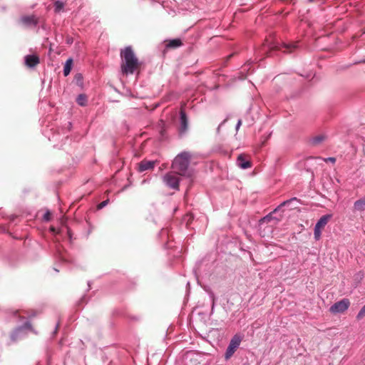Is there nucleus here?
<instances>
[{"label":"nucleus","instance_id":"nucleus-1","mask_svg":"<svg viewBox=\"0 0 365 365\" xmlns=\"http://www.w3.org/2000/svg\"><path fill=\"white\" fill-rule=\"evenodd\" d=\"M191 155L189 152L183 151L179 153L172 163V169L176 172L178 175L185 178H191L192 176V170L190 168V161Z\"/></svg>","mask_w":365,"mask_h":365},{"label":"nucleus","instance_id":"nucleus-2","mask_svg":"<svg viewBox=\"0 0 365 365\" xmlns=\"http://www.w3.org/2000/svg\"><path fill=\"white\" fill-rule=\"evenodd\" d=\"M120 54L124 61L121 66L123 73L127 75L133 74L138 67L139 62L131 46H127Z\"/></svg>","mask_w":365,"mask_h":365},{"label":"nucleus","instance_id":"nucleus-3","mask_svg":"<svg viewBox=\"0 0 365 365\" xmlns=\"http://www.w3.org/2000/svg\"><path fill=\"white\" fill-rule=\"evenodd\" d=\"M297 48V43H279L277 41H269L267 40L266 44L263 46V51L267 54L272 51H280L282 49H284V53H292Z\"/></svg>","mask_w":365,"mask_h":365},{"label":"nucleus","instance_id":"nucleus-4","mask_svg":"<svg viewBox=\"0 0 365 365\" xmlns=\"http://www.w3.org/2000/svg\"><path fill=\"white\" fill-rule=\"evenodd\" d=\"M32 331L31 324L26 320L22 325L16 327L11 334V339L16 341L26 336L29 331Z\"/></svg>","mask_w":365,"mask_h":365},{"label":"nucleus","instance_id":"nucleus-5","mask_svg":"<svg viewBox=\"0 0 365 365\" xmlns=\"http://www.w3.org/2000/svg\"><path fill=\"white\" fill-rule=\"evenodd\" d=\"M175 171H170L163 176V183L169 188L179 190L180 178Z\"/></svg>","mask_w":365,"mask_h":365},{"label":"nucleus","instance_id":"nucleus-6","mask_svg":"<svg viewBox=\"0 0 365 365\" xmlns=\"http://www.w3.org/2000/svg\"><path fill=\"white\" fill-rule=\"evenodd\" d=\"M242 340V337L240 334H237L232 336L225 353V359L226 360L230 359L233 356L240 346Z\"/></svg>","mask_w":365,"mask_h":365},{"label":"nucleus","instance_id":"nucleus-7","mask_svg":"<svg viewBox=\"0 0 365 365\" xmlns=\"http://www.w3.org/2000/svg\"><path fill=\"white\" fill-rule=\"evenodd\" d=\"M350 305V302L348 299H343L339 302H335L331 306L329 310L331 313H342L348 309Z\"/></svg>","mask_w":365,"mask_h":365},{"label":"nucleus","instance_id":"nucleus-8","mask_svg":"<svg viewBox=\"0 0 365 365\" xmlns=\"http://www.w3.org/2000/svg\"><path fill=\"white\" fill-rule=\"evenodd\" d=\"M38 18L35 15H24L20 17L19 21L26 28L35 27L38 24Z\"/></svg>","mask_w":365,"mask_h":365},{"label":"nucleus","instance_id":"nucleus-9","mask_svg":"<svg viewBox=\"0 0 365 365\" xmlns=\"http://www.w3.org/2000/svg\"><path fill=\"white\" fill-rule=\"evenodd\" d=\"M301 204V200L297 197H292L287 200L282 202L279 206H277L273 211L276 212L279 210L282 207L287 206L290 210L296 209L298 205Z\"/></svg>","mask_w":365,"mask_h":365},{"label":"nucleus","instance_id":"nucleus-10","mask_svg":"<svg viewBox=\"0 0 365 365\" xmlns=\"http://www.w3.org/2000/svg\"><path fill=\"white\" fill-rule=\"evenodd\" d=\"M180 122L179 133L182 135L186 133L188 128V119L184 110H181L180 113Z\"/></svg>","mask_w":365,"mask_h":365},{"label":"nucleus","instance_id":"nucleus-11","mask_svg":"<svg viewBox=\"0 0 365 365\" xmlns=\"http://www.w3.org/2000/svg\"><path fill=\"white\" fill-rule=\"evenodd\" d=\"M158 163L157 160H143L138 164V171L143 173L144 171L152 170L154 168L155 164Z\"/></svg>","mask_w":365,"mask_h":365},{"label":"nucleus","instance_id":"nucleus-12","mask_svg":"<svg viewBox=\"0 0 365 365\" xmlns=\"http://www.w3.org/2000/svg\"><path fill=\"white\" fill-rule=\"evenodd\" d=\"M39 62L40 59L37 55L30 54L24 57L25 65L29 68H34Z\"/></svg>","mask_w":365,"mask_h":365},{"label":"nucleus","instance_id":"nucleus-13","mask_svg":"<svg viewBox=\"0 0 365 365\" xmlns=\"http://www.w3.org/2000/svg\"><path fill=\"white\" fill-rule=\"evenodd\" d=\"M237 165L242 169H247L252 167L251 161L244 154H240L237 158Z\"/></svg>","mask_w":365,"mask_h":365},{"label":"nucleus","instance_id":"nucleus-14","mask_svg":"<svg viewBox=\"0 0 365 365\" xmlns=\"http://www.w3.org/2000/svg\"><path fill=\"white\" fill-rule=\"evenodd\" d=\"M327 138L328 135L326 133H321L311 138L309 142L312 146H317L325 141Z\"/></svg>","mask_w":365,"mask_h":365},{"label":"nucleus","instance_id":"nucleus-15","mask_svg":"<svg viewBox=\"0 0 365 365\" xmlns=\"http://www.w3.org/2000/svg\"><path fill=\"white\" fill-rule=\"evenodd\" d=\"M331 217L332 215L331 214H327L322 216L317 221L314 227L322 230L326 226V225L328 223V222Z\"/></svg>","mask_w":365,"mask_h":365},{"label":"nucleus","instance_id":"nucleus-16","mask_svg":"<svg viewBox=\"0 0 365 365\" xmlns=\"http://www.w3.org/2000/svg\"><path fill=\"white\" fill-rule=\"evenodd\" d=\"M354 209L359 212L365 211V196L354 202Z\"/></svg>","mask_w":365,"mask_h":365},{"label":"nucleus","instance_id":"nucleus-17","mask_svg":"<svg viewBox=\"0 0 365 365\" xmlns=\"http://www.w3.org/2000/svg\"><path fill=\"white\" fill-rule=\"evenodd\" d=\"M73 66V59L71 58H69L67 59V61L65 63L64 68H63V75L65 76H67L71 73V71L72 69Z\"/></svg>","mask_w":365,"mask_h":365},{"label":"nucleus","instance_id":"nucleus-18","mask_svg":"<svg viewBox=\"0 0 365 365\" xmlns=\"http://www.w3.org/2000/svg\"><path fill=\"white\" fill-rule=\"evenodd\" d=\"M77 103L81 106H85L87 103V96L85 94H79L76 98Z\"/></svg>","mask_w":365,"mask_h":365},{"label":"nucleus","instance_id":"nucleus-19","mask_svg":"<svg viewBox=\"0 0 365 365\" xmlns=\"http://www.w3.org/2000/svg\"><path fill=\"white\" fill-rule=\"evenodd\" d=\"M182 43L181 41L178 38L170 40L168 43L167 44L168 47L170 48H177L181 46Z\"/></svg>","mask_w":365,"mask_h":365},{"label":"nucleus","instance_id":"nucleus-20","mask_svg":"<svg viewBox=\"0 0 365 365\" xmlns=\"http://www.w3.org/2000/svg\"><path fill=\"white\" fill-rule=\"evenodd\" d=\"M64 7L63 2L61 1H56L54 3V11L56 13H59Z\"/></svg>","mask_w":365,"mask_h":365},{"label":"nucleus","instance_id":"nucleus-21","mask_svg":"<svg viewBox=\"0 0 365 365\" xmlns=\"http://www.w3.org/2000/svg\"><path fill=\"white\" fill-rule=\"evenodd\" d=\"M275 219L274 217H272V213H269V215H266L265 217H262L260 220H259V227H260V229L262 228V225L264 222H270L271 220Z\"/></svg>","mask_w":365,"mask_h":365},{"label":"nucleus","instance_id":"nucleus-22","mask_svg":"<svg viewBox=\"0 0 365 365\" xmlns=\"http://www.w3.org/2000/svg\"><path fill=\"white\" fill-rule=\"evenodd\" d=\"M83 76L81 73H76L74 76V81L78 86H81L83 85Z\"/></svg>","mask_w":365,"mask_h":365},{"label":"nucleus","instance_id":"nucleus-23","mask_svg":"<svg viewBox=\"0 0 365 365\" xmlns=\"http://www.w3.org/2000/svg\"><path fill=\"white\" fill-rule=\"evenodd\" d=\"M209 297H210V299L211 302H212L211 314H212L213 312H214V309H215L216 298H215V294L212 292H211V291L209 292Z\"/></svg>","mask_w":365,"mask_h":365},{"label":"nucleus","instance_id":"nucleus-24","mask_svg":"<svg viewBox=\"0 0 365 365\" xmlns=\"http://www.w3.org/2000/svg\"><path fill=\"white\" fill-rule=\"evenodd\" d=\"M322 230L314 227V237L316 240H319L321 238Z\"/></svg>","mask_w":365,"mask_h":365},{"label":"nucleus","instance_id":"nucleus-25","mask_svg":"<svg viewBox=\"0 0 365 365\" xmlns=\"http://www.w3.org/2000/svg\"><path fill=\"white\" fill-rule=\"evenodd\" d=\"M192 220L193 216L192 214H187L184 217V220L186 222L187 225H189L192 222Z\"/></svg>","mask_w":365,"mask_h":365},{"label":"nucleus","instance_id":"nucleus-26","mask_svg":"<svg viewBox=\"0 0 365 365\" xmlns=\"http://www.w3.org/2000/svg\"><path fill=\"white\" fill-rule=\"evenodd\" d=\"M365 316V304L362 307V308L360 309L359 313L357 314L356 318L357 319H360L363 318Z\"/></svg>","mask_w":365,"mask_h":365},{"label":"nucleus","instance_id":"nucleus-27","mask_svg":"<svg viewBox=\"0 0 365 365\" xmlns=\"http://www.w3.org/2000/svg\"><path fill=\"white\" fill-rule=\"evenodd\" d=\"M60 139V134L58 133H53L51 137H48V140H53V141H56V140H58Z\"/></svg>","mask_w":365,"mask_h":365},{"label":"nucleus","instance_id":"nucleus-28","mask_svg":"<svg viewBox=\"0 0 365 365\" xmlns=\"http://www.w3.org/2000/svg\"><path fill=\"white\" fill-rule=\"evenodd\" d=\"M43 220L48 222L51 220V212L48 210L45 212L43 217Z\"/></svg>","mask_w":365,"mask_h":365},{"label":"nucleus","instance_id":"nucleus-29","mask_svg":"<svg viewBox=\"0 0 365 365\" xmlns=\"http://www.w3.org/2000/svg\"><path fill=\"white\" fill-rule=\"evenodd\" d=\"M108 201H109L108 200H106L101 202L100 204H98V209L101 210V209L103 208L104 207H106L108 205Z\"/></svg>","mask_w":365,"mask_h":365},{"label":"nucleus","instance_id":"nucleus-30","mask_svg":"<svg viewBox=\"0 0 365 365\" xmlns=\"http://www.w3.org/2000/svg\"><path fill=\"white\" fill-rule=\"evenodd\" d=\"M66 42L67 44L71 45L73 42V38L72 37H71V36H67L66 39Z\"/></svg>","mask_w":365,"mask_h":365},{"label":"nucleus","instance_id":"nucleus-31","mask_svg":"<svg viewBox=\"0 0 365 365\" xmlns=\"http://www.w3.org/2000/svg\"><path fill=\"white\" fill-rule=\"evenodd\" d=\"M325 162H331L332 163H334L336 162V158L333 157H329L324 159Z\"/></svg>","mask_w":365,"mask_h":365},{"label":"nucleus","instance_id":"nucleus-32","mask_svg":"<svg viewBox=\"0 0 365 365\" xmlns=\"http://www.w3.org/2000/svg\"><path fill=\"white\" fill-rule=\"evenodd\" d=\"M241 125H242V120H238V121H237V123L236 124V126H235L236 131H237L240 129Z\"/></svg>","mask_w":365,"mask_h":365},{"label":"nucleus","instance_id":"nucleus-33","mask_svg":"<svg viewBox=\"0 0 365 365\" xmlns=\"http://www.w3.org/2000/svg\"><path fill=\"white\" fill-rule=\"evenodd\" d=\"M225 121H226V119H225V120H223V121H222V123L218 125V127H217V133H220V128H221V126H222V125L225 123Z\"/></svg>","mask_w":365,"mask_h":365},{"label":"nucleus","instance_id":"nucleus-34","mask_svg":"<svg viewBox=\"0 0 365 365\" xmlns=\"http://www.w3.org/2000/svg\"><path fill=\"white\" fill-rule=\"evenodd\" d=\"M58 324H57V325L56 326L55 330H54V331H53V336H54V335L56 334V332H57V331H58Z\"/></svg>","mask_w":365,"mask_h":365},{"label":"nucleus","instance_id":"nucleus-35","mask_svg":"<svg viewBox=\"0 0 365 365\" xmlns=\"http://www.w3.org/2000/svg\"><path fill=\"white\" fill-rule=\"evenodd\" d=\"M67 235H68L69 238L71 239V234L68 229L66 230Z\"/></svg>","mask_w":365,"mask_h":365},{"label":"nucleus","instance_id":"nucleus-36","mask_svg":"<svg viewBox=\"0 0 365 365\" xmlns=\"http://www.w3.org/2000/svg\"><path fill=\"white\" fill-rule=\"evenodd\" d=\"M58 255H59V257L62 259V260H64V257L62 255V254L60 252V251L58 250Z\"/></svg>","mask_w":365,"mask_h":365},{"label":"nucleus","instance_id":"nucleus-37","mask_svg":"<svg viewBox=\"0 0 365 365\" xmlns=\"http://www.w3.org/2000/svg\"><path fill=\"white\" fill-rule=\"evenodd\" d=\"M165 232H166V230H162V231H161V234H162V235L165 234Z\"/></svg>","mask_w":365,"mask_h":365},{"label":"nucleus","instance_id":"nucleus-38","mask_svg":"<svg viewBox=\"0 0 365 365\" xmlns=\"http://www.w3.org/2000/svg\"><path fill=\"white\" fill-rule=\"evenodd\" d=\"M51 231L54 233L55 232V228L54 227H51Z\"/></svg>","mask_w":365,"mask_h":365},{"label":"nucleus","instance_id":"nucleus-39","mask_svg":"<svg viewBox=\"0 0 365 365\" xmlns=\"http://www.w3.org/2000/svg\"><path fill=\"white\" fill-rule=\"evenodd\" d=\"M85 300V297H82L81 299V301H84Z\"/></svg>","mask_w":365,"mask_h":365},{"label":"nucleus","instance_id":"nucleus-40","mask_svg":"<svg viewBox=\"0 0 365 365\" xmlns=\"http://www.w3.org/2000/svg\"><path fill=\"white\" fill-rule=\"evenodd\" d=\"M314 0H308L309 2H313Z\"/></svg>","mask_w":365,"mask_h":365},{"label":"nucleus","instance_id":"nucleus-41","mask_svg":"<svg viewBox=\"0 0 365 365\" xmlns=\"http://www.w3.org/2000/svg\"><path fill=\"white\" fill-rule=\"evenodd\" d=\"M68 124L69 127L71 125V123L70 122H68Z\"/></svg>","mask_w":365,"mask_h":365},{"label":"nucleus","instance_id":"nucleus-42","mask_svg":"<svg viewBox=\"0 0 365 365\" xmlns=\"http://www.w3.org/2000/svg\"><path fill=\"white\" fill-rule=\"evenodd\" d=\"M364 365H365V364Z\"/></svg>","mask_w":365,"mask_h":365}]
</instances>
